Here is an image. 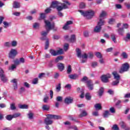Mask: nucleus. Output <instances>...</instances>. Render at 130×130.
Listing matches in <instances>:
<instances>
[{"instance_id": "nucleus-8", "label": "nucleus", "mask_w": 130, "mask_h": 130, "mask_svg": "<svg viewBox=\"0 0 130 130\" xmlns=\"http://www.w3.org/2000/svg\"><path fill=\"white\" fill-rule=\"evenodd\" d=\"M17 54H18V52L15 49H11L9 53V58H11L12 59H14L16 56H17Z\"/></svg>"}, {"instance_id": "nucleus-60", "label": "nucleus", "mask_w": 130, "mask_h": 130, "mask_svg": "<svg viewBox=\"0 0 130 130\" xmlns=\"http://www.w3.org/2000/svg\"><path fill=\"white\" fill-rule=\"evenodd\" d=\"M98 65V62H93L91 64V66L92 68H96L97 66Z\"/></svg>"}, {"instance_id": "nucleus-40", "label": "nucleus", "mask_w": 130, "mask_h": 130, "mask_svg": "<svg viewBox=\"0 0 130 130\" xmlns=\"http://www.w3.org/2000/svg\"><path fill=\"white\" fill-rule=\"evenodd\" d=\"M91 96L90 95V93H86L85 94V99L86 100H91Z\"/></svg>"}, {"instance_id": "nucleus-43", "label": "nucleus", "mask_w": 130, "mask_h": 130, "mask_svg": "<svg viewBox=\"0 0 130 130\" xmlns=\"http://www.w3.org/2000/svg\"><path fill=\"white\" fill-rule=\"evenodd\" d=\"M80 81L81 82H86V83H87V81H89V80H88V77H87V76H84L80 80Z\"/></svg>"}, {"instance_id": "nucleus-34", "label": "nucleus", "mask_w": 130, "mask_h": 130, "mask_svg": "<svg viewBox=\"0 0 130 130\" xmlns=\"http://www.w3.org/2000/svg\"><path fill=\"white\" fill-rule=\"evenodd\" d=\"M121 55V56H122L123 58H124L125 59H126V58H127V57H128V55L125 52H123Z\"/></svg>"}, {"instance_id": "nucleus-62", "label": "nucleus", "mask_w": 130, "mask_h": 130, "mask_svg": "<svg viewBox=\"0 0 130 130\" xmlns=\"http://www.w3.org/2000/svg\"><path fill=\"white\" fill-rule=\"evenodd\" d=\"M38 83V78H35L32 81V84H34V85H36V84H37Z\"/></svg>"}, {"instance_id": "nucleus-51", "label": "nucleus", "mask_w": 130, "mask_h": 130, "mask_svg": "<svg viewBox=\"0 0 130 130\" xmlns=\"http://www.w3.org/2000/svg\"><path fill=\"white\" fill-rule=\"evenodd\" d=\"M113 22H115V19H113V18H110L109 20L108 23L109 24H110V25H112V24H113Z\"/></svg>"}, {"instance_id": "nucleus-19", "label": "nucleus", "mask_w": 130, "mask_h": 130, "mask_svg": "<svg viewBox=\"0 0 130 130\" xmlns=\"http://www.w3.org/2000/svg\"><path fill=\"white\" fill-rule=\"evenodd\" d=\"M98 93L99 94V97H102V95H103V93H104V88H103V87H101Z\"/></svg>"}, {"instance_id": "nucleus-48", "label": "nucleus", "mask_w": 130, "mask_h": 130, "mask_svg": "<svg viewBox=\"0 0 130 130\" xmlns=\"http://www.w3.org/2000/svg\"><path fill=\"white\" fill-rule=\"evenodd\" d=\"M48 47H49V40H47V41H46L45 49H48Z\"/></svg>"}, {"instance_id": "nucleus-29", "label": "nucleus", "mask_w": 130, "mask_h": 130, "mask_svg": "<svg viewBox=\"0 0 130 130\" xmlns=\"http://www.w3.org/2000/svg\"><path fill=\"white\" fill-rule=\"evenodd\" d=\"M5 118L7 120H9V121H11V120L14 118L13 117V115H7L6 116Z\"/></svg>"}, {"instance_id": "nucleus-15", "label": "nucleus", "mask_w": 130, "mask_h": 130, "mask_svg": "<svg viewBox=\"0 0 130 130\" xmlns=\"http://www.w3.org/2000/svg\"><path fill=\"white\" fill-rule=\"evenodd\" d=\"M68 77L71 80H77L79 78V75L76 74L69 75Z\"/></svg>"}, {"instance_id": "nucleus-16", "label": "nucleus", "mask_w": 130, "mask_h": 130, "mask_svg": "<svg viewBox=\"0 0 130 130\" xmlns=\"http://www.w3.org/2000/svg\"><path fill=\"white\" fill-rule=\"evenodd\" d=\"M1 80L3 83H7L8 82V78L6 76L5 74L0 76Z\"/></svg>"}, {"instance_id": "nucleus-64", "label": "nucleus", "mask_w": 130, "mask_h": 130, "mask_svg": "<svg viewBox=\"0 0 130 130\" xmlns=\"http://www.w3.org/2000/svg\"><path fill=\"white\" fill-rule=\"evenodd\" d=\"M110 111L111 112V113H115V109H114L113 107H111L110 108Z\"/></svg>"}, {"instance_id": "nucleus-46", "label": "nucleus", "mask_w": 130, "mask_h": 130, "mask_svg": "<svg viewBox=\"0 0 130 130\" xmlns=\"http://www.w3.org/2000/svg\"><path fill=\"white\" fill-rule=\"evenodd\" d=\"M3 24L4 25V28H7L9 26H10V23H8L7 21H4Z\"/></svg>"}, {"instance_id": "nucleus-59", "label": "nucleus", "mask_w": 130, "mask_h": 130, "mask_svg": "<svg viewBox=\"0 0 130 130\" xmlns=\"http://www.w3.org/2000/svg\"><path fill=\"white\" fill-rule=\"evenodd\" d=\"M40 39L41 40H42V41H45V40H46V41H47V40H49L48 38H47V37H42L40 38Z\"/></svg>"}, {"instance_id": "nucleus-61", "label": "nucleus", "mask_w": 130, "mask_h": 130, "mask_svg": "<svg viewBox=\"0 0 130 130\" xmlns=\"http://www.w3.org/2000/svg\"><path fill=\"white\" fill-rule=\"evenodd\" d=\"M62 6V8H63V9H69V7H68V6H67V5H66L64 3L61 4Z\"/></svg>"}, {"instance_id": "nucleus-53", "label": "nucleus", "mask_w": 130, "mask_h": 130, "mask_svg": "<svg viewBox=\"0 0 130 130\" xmlns=\"http://www.w3.org/2000/svg\"><path fill=\"white\" fill-rule=\"evenodd\" d=\"M14 62L15 66H19V64H20V60H19L18 59L14 60Z\"/></svg>"}, {"instance_id": "nucleus-4", "label": "nucleus", "mask_w": 130, "mask_h": 130, "mask_svg": "<svg viewBox=\"0 0 130 130\" xmlns=\"http://www.w3.org/2000/svg\"><path fill=\"white\" fill-rule=\"evenodd\" d=\"M63 51L67 52L68 51V49H59L56 51L54 49L50 50V53H51V55L53 56H56V55H60L63 53Z\"/></svg>"}, {"instance_id": "nucleus-18", "label": "nucleus", "mask_w": 130, "mask_h": 130, "mask_svg": "<svg viewBox=\"0 0 130 130\" xmlns=\"http://www.w3.org/2000/svg\"><path fill=\"white\" fill-rule=\"evenodd\" d=\"M50 116L52 119H61V116L59 115L50 114Z\"/></svg>"}, {"instance_id": "nucleus-33", "label": "nucleus", "mask_w": 130, "mask_h": 130, "mask_svg": "<svg viewBox=\"0 0 130 130\" xmlns=\"http://www.w3.org/2000/svg\"><path fill=\"white\" fill-rule=\"evenodd\" d=\"M95 55L98 57V58H102V54H101V53L99 52H96L95 53Z\"/></svg>"}, {"instance_id": "nucleus-49", "label": "nucleus", "mask_w": 130, "mask_h": 130, "mask_svg": "<svg viewBox=\"0 0 130 130\" xmlns=\"http://www.w3.org/2000/svg\"><path fill=\"white\" fill-rule=\"evenodd\" d=\"M39 26H40V24L39 23L36 22L34 24L33 28L36 29V28H39Z\"/></svg>"}, {"instance_id": "nucleus-6", "label": "nucleus", "mask_w": 130, "mask_h": 130, "mask_svg": "<svg viewBox=\"0 0 130 130\" xmlns=\"http://www.w3.org/2000/svg\"><path fill=\"white\" fill-rule=\"evenodd\" d=\"M111 78V75L110 74H107L103 75L101 76V79L103 83H108L109 82V79Z\"/></svg>"}, {"instance_id": "nucleus-31", "label": "nucleus", "mask_w": 130, "mask_h": 130, "mask_svg": "<svg viewBox=\"0 0 130 130\" xmlns=\"http://www.w3.org/2000/svg\"><path fill=\"white\" fill-rule=\"evenodd\" d=\"M76 52L78 57H82V51L81 49H77Z\"/></svg>"}, {"instance_id": "nucleus-50", "label": "nucleus", "mask_w": 130, "mask_h": 130, "mask_svg": "<svg viewBox=\"0 0 130 130\" xmlns=\"http://www.w3.org/2000/svg\"><path fill=\"white\" fill-rule=\"evenodd\" d=\"M49 99V97L46 94L44 98L43 101L44 103H47V100Z\"/></svg>"}, {"instance_id": "nucleus-7", "label": "nucleus", "mask_w": 130, "mask_h": 130, "mask_svg": "<svg viewBox=\"0 0 130 130\" xmlns=\"http://www.w3.org/2000/svg\"><path fill=\"white\" fill-rule=\"evenodd\" d=\"M51 119V117L50 116V114L47 115V117L44 120V122L46 125H50L51 124H52L53 123V121H52Z\"/></svg>"}, {"instance_id": "nucleus-17", "label": "nucleus", "mask_w": 130, "mask_h": 130, "mask_svg": "<svg viewBox=\"0 0 130 130\" xmlns=\"http://www.w3.org/2000/svg\"><path fill=\"white\" fill-rule=\"evenodd\" d=\"M57 68L60 72H62L64 70V65L62 63H59L57 65Z\"/></svg>"}, {"instance_id": "nucleus-25", "label": "nucleus", "mask_w": 130, "mask_h": 130, "mask_svg": "<svg viewBox=\"0 0 130 130\" xmlns=\"http://www.w3.org/2000/svg\"><path fill=\"white\" fill-rule=\"evenodd\" d=\"M62 59H63V56H58L56 58L55 61V62H58V61L62 60Z\"/></svg>"}, {"instance_id": "nucleus-26", "label": "nucleus", "mask_w": 130, "mask_h": 130, "mask_svg": "<svg viewBox=\"0 0 130 130\" xmlns=\"http://www.w3.org/2000/svg\"><path fill=\"white\" fill-rule=\"evenodd\" d=\"M69 40L70 42H72V43L75 42L76 41V36L75 35H71V37Z\"/></svg>"}, {"instance_id": "nucleus-56", "label": "nucleus", "mask_w": 130, "mask_h": 130, "mask_svg": "<svg viewBox=\"0 0 130 130\" xmlns=\"http://www.w3.org/2000/svg\"><path fill=\"white\" fill-rule=\"evenodd\" d=\"M25 87H21L20 89V90H19V93L20 94H22V93H23V92H25Z\"/></svg>"}, {"instance_id": "nucleus-27", "label": "nucleus", "mask_w": 130, "mask_h": 130, "mask_svg": "<svg viewBox=\"0 0 130 130\" xmlns=\"http://www.w3.org/2000/svg\"><path fill=\"white\" fill-rule=\"evenodd\" d=\"M124 41H125V42H127L128 41V40H130V34L129 33H127L126 34V36L125 38H124Z\"/></svg>"}, {"instance_id": "nucleus-23", "label": "nucleus", "mask_w": 130, "mask_h": 130, "mask_svg": "<svg viewBox=\"0 0 130 130\" xmlns=\"http://www.w3.org/2000/svg\"><path fill=\"white\" fill-rule=\"evenodd\" d=\"M88 115V113L85 110H83L82 113L79 115V117H85Z\"/></svg>"}, {"instance_id": "nucleus-41", "label": "nucleus", "mask_w": 130, "mask_h": 130, "mask_svg": "<svg viewBox=\"0 0 130 130\" xmlns=\"http://www.w3.org/2000/svg\"><path fill=\"white\" fill-rule=\"evenodd\" d=\"M16 105L15 104V103H12L10 105V109L11 110H16Z\"/></svg>"}, {"instance_id": "nucleus-55", "label": "nucleus", "mask_w": 130, "mask_h": 130, "mask_svg": "<svg viewBox=\"0 0 130 130\" xmlns=\"http://www.w3.org/2000/svg\"><path fill=\"white\" fill-rule=\"evenodd\" d=\"M62 28L63 30H69V29H70V26L67 25V23H66L64 26H63Z\"/></svg>"}, {"instance_id": "nucleus-38", "label": "nucleus", "mask_w": 130, "mask_h": 130, "mask_svg": "<svg viewBox=\"0 0 130 130\" xmlns=\"http://www.w3.org/2000/svg\"><path fill=\"white\" fill-rule=\"evenodd\" d=\"M60 89H61V84L59 83L56 87L57 92H59L60 91Z\"/></svg>"}, {"instance_id": "nucleus-20", "label": "nucleus", "mask_w": 130, "mask_h": 130, "mask_svg": "<svg viewBox=\"0 0 130 130\" xmlns=\"http://www.w3.org/2000/svg\"><path fill=\"white\" fill-rule=\"evenodd\" d=\"M45 18H46V16L45 13H40L38 20H39V21L41 20H44V21H45Z\"/></svg>"}, {"instance_id": "nucleus-39", "label": "nucleus", "mask_w": 130, "mask_h": 130, "mask_svg": "<svg viewBox=\"0 0 130 130\" xmlns=\"http://www.w3.org/2000/svg\"><path fill=\"white\" fill-rule=\"evenodd\" d=\"M17 44L18 43L16 41H13L11 43V46H12V47H16Z\"/></svg>"}, {"instance_id": "nucleus-54", "label": "nucleus", "mask_w": 130, "mask_h": 130, "mask_svg": "<svg viewBox=\"0 0 130 130\" xmlns=\"http://www.w3.org/2000/svg\"><path fill=\"white\" fill-rule=\"evenodd\" d=\"M87 56H88V57H89V58H93L94 55L93 54V53L89 52V53H88Z\"/></svg>"}, {"instance_id": "nucleus-5", "label": "nucleus", "mask_w": 130, "mask_h": 130, "mask_svg": "<svg viewBox=\"0 0 130 130\" xmlns=\"http://www.w3.org/2000/svg\"><path fill=\"white\" fill-rule=\"evenodd\" d=\"M112 75L114 76V78L116 81H113L112 83V86H116L119 84V80H120V76L117 74L116 71L112 73Z\"/></svg>"}, {"instance_id": "nucleus-45", "label": "nucleus", "mask_w": 130, "mask_h": 130, "mask_svg": "<svg viewBox=\"0 0 130 130\" xmlns=\"http://www.w3.org/2000/svg\"><path fill=\"white\" fill-rule=\"evenodd\" d=\"M57 102H61L62 101V96H58L56 99Z\"/></svg>"}, {"instance_id": "nucleus-58", "label": "nucleus", "mask_w": 130, "mask_h": 130, "mask_svg": "<svg viewBox=\"0 0 130 130\" xmlns=\"http://www.w3.org/2000/svg\"><path fill=\"white\" fill-rule=\"evenodd\" d=\"M112 129L114 130H119V128H118V126L116 124H114L112 127Z\"/></svg>"}, {"instance_id": "nucleus-28", "label": "nucleus", "mask_w": 130, "mask_h": 130, "mask_svg": "<svg viewBox=\"0 0 130 130\" xmlns=\"http://www.w3.org/2000/svg\"><path fill=\"white\" fill-rule=\"evenodd\" d=\"M110 115V113H109V111L106 110L103 114V117L106 118L108 117V116Z\"/></svg>"}, {"instance_id": "nucleus-47", "label": "nucleus", "mask_w": 130, "mask_h": 130, "mask_svg": "<svg viewBox=\"0 0 130 130\" xmlns=\"http://www.w3.org/2000/svg\"><path fill=\"white\" fill-rule=\"evenodd\" d=\"M4 46L6 47H11V42H7L4 43Z\"/></svg>"}, {"instance_id": "nucleus-2", "label": "nucleus", "mask_w": 130, "mask_h": 130, "mask_svg": "<svg viewBox=\"0 0 130 130\" xmlns=\"http://www.w3.org/2000/svg\"><path fill=\"white\" fill-rule=\"evenodd\" d=\"M45 23V27L47 30L46 31H42L41 32V36L42 37H45L47 36L48 33H49L50 30H53L54 29V27H55V24L54 23H53L51 24V22L49 21V20H45L44 21Z\"/></svg>"}, {"instance_id": "nucleus-63", "label": "nucleus", "mask_w": 130, "mask_h": 130, "mask_svg": "<svg viewBox=\"0 0 130 130\" xmlns=\"http://www.w3.org/2000/svg\"><path fill=\"white\" fill-rule=\"evenodd\" d=\"M28 116L29 119H33V113H29L28 114Z\"/></svg>"}, {"instance_id": "nucleus-1", "label": "nucleus", "mask_w": 130, "mask_h": 130, "mask_svg": "<svg viewBox=\"0 0 130 130\" xmlns=\"http://www.w3.org/2000/svg\"><path fill=\"white\" fill-rule=\"evenodd\" d=\"M107 16V12L105 11H102L100 15V19L99 21L97 23L96 26L93 29L94 32L95 33H99L101 29H102V26H104V24H105V20L102 19L101 18H104V17H106Z\"/></svg>"}, {"instance_id": "nucleus-32", "label": "nucleus", "mask_w": 130, "mask_h": 130, "mask_svg": "<svg viewBox=\"0 0 130 130\" xmlns=\"http://www.w3.org/2000/svg\"><path fill=\"white\" fill-rule=\"evenodd\" d=\"M68 117H69L70 120H72V121H75V122H79V121L77 120V118L73 117L71 115L68 116Z\"/></svg>"}, {"instance_id": "nucleus-52", "label": "nucleus", "mask_w": 130, "mask_h": 130, "mask_svg": "<svg viewBox=\"0 0 130 130\" xmlns=\"http://www.w3.org/2000/svg\"><path fill=\"white\" fill-rule=\"evenodd\" d=\"M81 57L82 58H85V59H87V58H88V54H87L86 53H84L81 55Z\"/></svg>"}, {"instance_id": "nucleus-3", "label": "nucleus", "mask_w": 130, "mask_h": 130, "mask_svg": "<svg viewBox=\"0 0 130 130\" xmlns=\"http://www.w3.org/2000/svg\"><path fill=\"white\" fill-rule=\"evenodd\" d=\"M79 13L81 14L84 17H86L87 19H92L95 14V12L92 10L84 12L83 10H79Z\"/></svg>"}, {"instance_id": "nucleus-57", "label": "nucleus", "mask_w": 130, "mask_h": 130, "mask_svg": "<svg viewBox=\"0 0 130 130\" xmlns=\"http://www.w3.org/2000/svg\"><path fill=\"white\" fill-rule=\"evenodd\" d=\"M56 9L58 12H60L61 11H62V10H63L62 6H58V5Z\"/></svg>"}, {"instance_id": "nucleus-36", "label": "nucleus", "mask_w": 130, "mask_h": 130, "mask_svg": "<svg viewBox=\"0 0 130 130\" xmlns=\"http://www.w3.org/2000/svg\"><path fill=\"white\" fill-rule=\"evenodd\" d=\"M79 8L80 9H85V8H86V4L84 2L80 3Z\"/></svg>"}, {"instance_id": "nucleus-35", "label": "nucleus", "mask_w": 130, "mask_h": 130, "mask_svg": "<svg viewBox=\"0 0 130 130\" xmlns=\"http://www.w3.org/2000/svg\"><path fill=\"white\" fill-rule=\"evenodd\" d=\"M67 73L68 74V75H70V74L72 73V66L71 65L68 66Z\"/></svg>"}, {"instance_id": "nucleus-10", "label": "nucleus", "mask_w": 130, "mask_h": 130, "mask_svg": "<svg viewBox=\"0 0 130 130\" xmlns=\"http://www.w3.org/2000/svg\"><path fill=\"white\" fill-rule=\"evenodd\" d=\"M86 87L88 88L89 91L94 90V84L91 80L86 81Z\"/></svg>"}, {"instance_id": "nucleus-12", "label": "nucleus", "mask_w": 130, "mask_h": 130, "mask_svg": "<svg viewBox=\"0 0 130 130\" xmlns=\"http://www.w3.org/2000/svg\"><path fill=\"white\" fill-rule=\"evenodd\" d=\"M59 5H61V3L58 1H53L50 6V8H52V9H56L57 7L59 6Z\"/></svg>"}, {"instance_id": "nucleus-42", "label": "nucleus", "mask_w": 130, "mask_h": 130, "mask_svg": "<svg viewBox=\"0 0 130 130\" xmlns=\"http://www.w3.org/2000/svg\"><path fill=\"white\" fill-rule=\"evenodd\" d=\"M19 116H21V114L20 113H15L12 115L13 118H16V117H19Z\"/></svg>"}, {"instance_id": "nucleus-24", "label": "nucleus", "mask_w": 130, "mask_h": 130, "mask_svg": "<svg viewBox=\"0 0 130 130\" xmlns=\"http://www.w3.org/2000/svg\"><path fill=\"white\" fill-rule=\"evenodd\" d=\"M111 39L112 41L114 42V43H116L117 41H116V38L115 34H111Z\"/></svg>"}, {"instance_id": "nucleus-11", "label": "nucleus", "mask_w": 130, "mask_h": 130, "mask_svg": "<svg viewBox=\"0 0 130 130\" xmlns=\"http://www.w3.org/2000/svg\"><path fill=\"white\" fill-rule=\"evenodd\" d=\"M74 101V99L71 96L67 97L64 99V103L65 104H67V105H69V104H72Z\"/></svg>"}, {"instance_id": "nucleus-13", "label": "nucleus", "mask_w": 130, "mask_h": 130, "mask_svg": "<svg viewBox=\"0 0 130 130\" xmlns=\"http://www.w3.org/2000/svg\"><path fill=\"white\" fill-rule=\"evenodd\" d=\"M11 83H13V87L14 90H17L18 89V83L17 81V79H14L10 81Z\"/></svg>"}, {"instance_id": "nucleus-44", "label": "nucleus", "mask_w": 130, "mask_h": 130, "mask_svg": "<svg viewBox=\"0 0 130 130\" xmlns=\"http://www.w3.org/2000/svg\"><path fill=\"white\" fill-rule=\"evenodd\" d=\"M16 68H17L16 65L12 64V65L11 66V67H10L9 68V71H14V69H16Z\"/></svg>"}, {"instance_id": "nucleus-9", "label": "nucleus", "mask_w": 130, "mask_h": 130, "mask_svg": "<svg viewBox=\"0 0 130 130\" xmlns=\"http://www.w3.org/2000/svg\"><path fill=\"white\" fill-rule=\"evenodd\" d=\"M129 69V64L127 63H125L122 65V68L119 71V73H123L124 72H127Z\"/></svg>"}, {"instance_id": "nucleus-22", "label": "nucleus", "mask_w": 130, "mask_h": 130, "mask_svg": "<svg viewBox=\"0 0 130 130\" xmlns=\"http://www.w3.org/2000/svg\"><path fill=\"white\" fill-rule=\"evenodd\" d=\"M42 108L44 111H48V110H49V108H50V107L48 105H43Z\"/></svg>"}, {"instance_id": "nucleus-14", "label": "nucleus", "mask_w": 130, "mask_h": 130, "mask_svg": "<svg viewBox=\"0 0 130 130\" xmlns=\"http://www.w3.org/2000/svg\"><path fill=\"white\" fill-rule=\"evenodd\" d=\"M117 32L120 36H123L124 28L123 27H119L117 29Z\"/></svg>"}, {"instance_id": "nucleus-21", "label": "nucleus", "mask_w": 130, "mask_h": 130, "mask_svg": "<svg viewBox=\"0 0 130 130\" xmlns=\"http://www.w3.org/2000/svg\"><path fill=\"white\" fill-rule=\"evenodd\" d=\"M20 3L19 2H14L13 3V8L14 9H19V8H20Z\"/></svg>"}, {"instance_id": "nucleus-30", "label": "nucleus", "mask_w": 130, "mask_h": 130, "mask_svg": "<svg viewBox=\"0 0 130 130\" xmlns=\"http://www.w3.org/2000/svg\"><path fill=\"white\" fill-rule=\"evenodd\" d=\"M94 107L96 109H99V110H101V109H102V106L100 104H96L94 105Z\"/></svg>"}, {"instance_id": "nucleus-37", "label": "nucleus", "mask_w": 130, "mask_h": 130, "mask_svg": "<svg viewBox=\"0 0 130 130\" xmlns=\"http://www.w3.org/2000/svg\"><path fill=\"white\" fill-rule=\"evenodd\" d=\"M28 105H21L19 106L20 109H28Z\"/></svg>"}]
</instances>
